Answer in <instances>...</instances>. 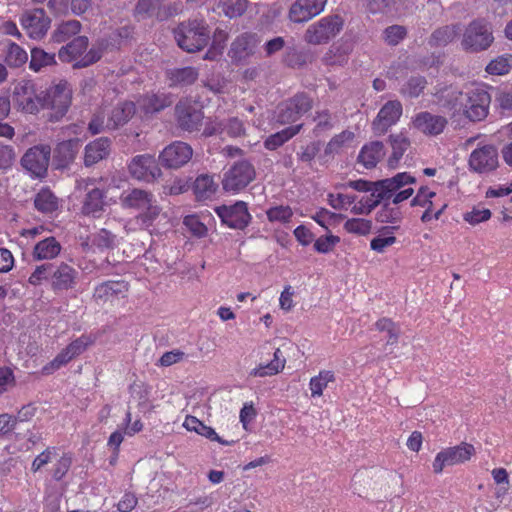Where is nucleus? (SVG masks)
I'll list each match as a JSON object with an SVG mask.
<instances>
[{
	"label": "nucleus",
	"mask_w": 512,
	"mask_h": 512,
	"mask_svg": "<svg viewBox=\"0 0 512 512\" xmlns=\"http://www.w3.org/2000/svg\"><path fill=\"white\" fill-rule=\"evenodd\" d=\"M177 45L188 53H194L207 46L210 30L203 20L181 22L173 31Z\"/></svg>",
	"instance_id": "nucleus-1"
},
{
	"label": "nucleus",
	"mask_w": 512,
	"mask_h": 512,
	"mask_svg": "<svg viewBox=\"0 0 512 512\" xmlns=\"http://www.w3.org/2000/svg\"><path fill=\"white\" fill-rule=\"evenodd\" d=\"M494 36L491 24L485 19H475L465 28L461 47L468 53L487 50L493 43Z\"/></svg>",
	"instance_id": "nucleus-2"
},
{
	"label": "nucleus",
	"mask_w": 512,
	"mask_h": 512,
	"mask_svg": "<svg viewBox=\"0 0 512 512\" xmlns=\"http://www.w3.org/2000/svg\"><path fill=\"white\" fill-rule=\"evenodd\" d=\"M413 182H415L414 177L406 172L398 173L392 178L376 181L370 195L362 198L360 203H364L367 206V212H371L381 202L390 199L397 190Z\"/></svg>",
	"instance_id": "nucleus-3"
},
{
	"label": "nucleus",
	"mask_w": 512,
	"mask_h": 512,
	"mask_svg": "<svg viewBox=\"0 0 512 512\" xmlns=\"http://www.w3.org/2000/svg\"><path fill=\"white\" fill-rule=\"evenodd\" d=\"M123 205L141 211L137 220L141 225L149 227L160 214V207L156 205L153 195L142 189H132L122 199Z\"/></svg>",
	"instance_id": "nucleus-4"
},
{
	"label": "nucleus",
	"mask_w": 512,
	"mask_h": 512,
	"mask_svg": "<svg viewBox=\"0 0 512 512\" xmlns=\"http://www.w3.org/2000/svg\"><path fill=\"white\" fill-rule=\"evenodd\" d=\"M490 95L478 86L467 87L462 95L461 112L470 121L484 120L488 115Z\"/></svg>",
	"instance_id": "nucleus-5"
},
{
	"label": "nucleus",
	"mask_w": 512,
	"mask_h": 512,
	"mask_svg": "<svg viewBox=\"0 0 512 512\" xmlns=\"http://www.w3.org/2000/svg\"><path fill=\"white\" fill-rule=\"evenodd\" d=\"M343 26L344 20L341 16H325L307 27L303 36L304 41L311 45L326 44L340 33Z\"/></svg>",
	"instance_id": "nucleus-6"
},
{
	"label": "nucleus",
	"mask_w": 512,
	"mask_h": 512,
	"mask_svg": "<svg viewBox=\"0 0 512 512\" xmlns=\"http://www.w3.org/2000/svg\"><path fill=\"white\" fill-rule=\"evenodd\" d=\"M72 91L67 82H60L49 89L41 98V107L49 108L54 111L51 115L52 120L58 121L62 118L70 104H71Z\"/></svg>",
	"instance_id": "nucleus-7"
},
{
	"label": "nucleus",
	"mask_w": 512,
	"mask_h": 512,
	"mask_svg": "<svg viewBox=\"0 0 512 512\" xmlns=\"http://www.w3.org/2000/svg\"><path fill=\"white\" fill-rule=\"evenodd\" d=\"M256 176L254 166L247 160L236 163L224 174L223 189L227 192H238L251 183Z\"/></svg>",
	"instance_id": "nucleus-8"
},
{
	"label": "nucleus",
	"mask_w": 512,
	"mask_h": 512,
	"mask_svg": "<svg viewBox=\"0 0 512 512\" xmlns=\"http://www.w3.org/2000/svg\"><path fill=\"white\" fill-rule=\"evenodd\" d=\"M474 454V446L466 442L443 449L436 455L433 461V471L436 474H440L446 466L462 464L469 461Z\"/></svg>",
	"instance_id": "nucleus-9"
},
{
	"label": "nucleus",
	"mask_w": 512,
	"mask_h": 512,
	"mask_svg": "<svg viewBox=\"0 0 512 512\" xmlns=\"http://www.w3.org/2000/svg\"><path fill=\"white\" fill-rule=\"evenodd\" d=\"M498 166V150L491 144L474 149L468 159L469 169L477 174H489L495 171Z\"/></svg>",
	"instance_id": "nucleus-10"
},
{
	"label": "nucleus",
	"mask_w": 512,
	"mask_h": 512,
	"mask_svg": "<svg viewBox=\"0 0 512 512\" xmlns=\"http://www.w3.org/2000/svg\"><path fill=\"white\" fill-rule=\"evenodd\" d=\"M312 107V98L305 93H298L279 106L277 119L281 124L293 123Z\"/></svg>",
	"instance_id": "nucleus-11"
},
{
	"label": "nucleus",
	"mask_w": 512,
	"mask_h": 512,
	"mask_svg": "<svg viewBox=\"0 0 512 512\" xmlns=\"http://www.w3.org/2000/svg\"><path fill=\"white\" fill-rule=\"evenodd\" d=\"M51 155L49 145H36L28 149L21 159L22 166L37 177L47 173Z\"/></svg>",
	"instance_id": "nucleus-12"
},
{
	"label": "nucleus",
	"mask_w": 512,
	"mask_h": 512,
	"mask_svg": "<svg viewBox=\"0 0 512 512\" xmlns=\"http://www.w3.org/2000/svg\"><path fill=\"white\" fill-rule=\"evenodd\" d=\"M215 212L224 224L233 229L242 230L248 226L251 220L247 204L243 201H238L229 206L216 207Z\"/></svg>",
	"instance_id": "nucleus-13"
},
{
	"label": "nucleus",
	"mask_w": 512,
	"mask_h": 512,
	"mask_svg": "<svg viewBox=\"0 0 512 512\" xmlns=\"http://www.w3.org/2000/svg\"><path fill=\"white\" fill-rule=\"evenodd\" d=\"M259 42L257 34L251 32L242 33L232 41L228 56L233 63H244L255 54Z\"/></svg>",
	"instance_id": "nucleus-14"
},
{
	"label": "nucleus",
	"mask_w": 512,
	"mask_h": 512,
	"mask_svg": "<svg viewBox=\"0 0 512 512\" xmlns=\"http://www.w3.org/2000/svg\"><path fill=\"white\" fill-rule=\"evenodd\" d=\"M12 99L14 104L26 113H36L41 106V98L36 95L35 85L28 80L17 83Z\"/></svg>",
	"instance_id": "nucleus-15"
},
{
	"label": "nucleus",
	"mask_w": 512,
	"mask_h": 512,
	"mask_svg": "<svg viewBox=\"0 0 512 512\" xmlns=\"http://www.w3.org/2000/svg\"><path fill=\"white\" fill-rule=\"evenodd\" d=\"M193 150L185 142L176 141L164 148L159 155L162 166L178 169L187 164L192 158Z\"/></svg>",
	"instance_id": "nucleus-16"
},
{
	"label": "nucleus",
	"mask_w": 512,
	"mask_h": 512,
	"mask_svg": "<svg viewBox=\"0 0 512 512\" xmlns=\"http://www.w3.org/2000/svg\"><path fill=\"white\" fill-rule=\"evenodd\" d=\"M21 25L33 39L43 38L50 27L51 20L40 8L25 11L21 16Z\"/></svg>",
	"instance_id": "nucleus-17"
},
{
	"label": "nucleus",
	"mask_w": 512,
	"mask_h": 512,
	"mask_svg": "<svg viewBox=\"0 0 512 512\" xmlns=\"http://www.w3.org/2000/svg\"><path fill=\"white\" fill-rule=\"evenodd\" d=\"M129 171L135 179L147 182L161 175L155 158L149 154L135 156L129 164Z\"/></svg>",
	"instance_id": "nucleus-18"
},
{
	"label": "nucleus",
	"mask_w": 512,
	"mask_h": 512,
	"mask_svg": "<svg viewBox=\"0 0 512 512\" xmlns=\"http://www.w3.org/2000/svg\"><path fill=\"white\" fill-rule=\"evenodd\" d=\"M402 115V105L397 100L388 101L380 109L372 123L374 134L383 135Z\"/></svg>",
	"instance_id": "nucleus-19"
},
{
	"label": "nucleus",
	"mask_w": 512,
	"mask_h": 512,
	"mask_svg": "<svg viewBox=\"0 0 512 512\" xmlns=\"http://www.w3.org/2000/svg\"><path fill=\"white\" fill-rule=\"evenodd\" d=\"M327 0H297L289 10V19L294 23H304L319 15Z\"/></svg>",
	"instance_id": "nucleus-20"
},
{
	"label": "nucleus",
	"mask_w": 512,
	"mask_h": 512,
	"mask_svg": "<svg viewBox=\"0 0 512 512\" xmlns=\"http://www.w3.org/2000/svg\"><path fill=\"white\" fill-rule=\"evenodd\" d=\"M78 272L71 265L61 262L54 265L51 273V288L53 291L73 289L77 283Z\"/></svg>",
	"instance_id": "nucleus-21"
},
{
	"label": "nucleus",
	"mask_w": 512,
	"mask_h": 512,
	"mask_svg": "<svg viewBox=\"0 0 512 512\" xmlns=\"http://www.w3.org/2000/svg\"><path fill=\"white\" fill-rule=\"evenodd\" d=\"M448 124L446 117L435 115L424 111L415 115L413 118L414 127L428 136H436L441 134Z\"/></svg>",
	"instance_id": "nucleus-22"
},
{
	"label": "nucleus",
	"mask_w": 512,
	"mask_h": 512,
	"mask_svg": "<svg viewBox=\"0 0 512 512\" xmlns=\"http://www.w3.org/2000/svg\"><path fill=\"white\" fill-rule=\"evenodd\" d=\"M129 290V283L124 280H109L100 283L94 289L93 297L103 303L124 298Z\"/></svg>",
	"instance_id": "nucleus-23"
},
{
	"label": "nucleus",
	"mask_w": 512,
	"mask_h": 512,
	"mask_svg": "<svg viewBox=\"0 0 512 512\" xmlns=\"http://www.w3.org/2000/svg\"><path fill=\"white\" fill-rule=\"evenodd\" d=\"M80 147V140L69 139L57 144L54 149V163L56 168L64 169L68 167L75 159Z\"/></svg>",
	"instance_id": "nucleus-24"
},
{
	"label": "nucleus",
	"mask_w": 512,
	"mask_h": 512,
	"mask_svg": "<svg viewBox=\"0 0 512 512\" xmlns=\"http://www.w3.org/2000/svg\"><path fill=\"white\" fill-rule=\"evenodd\" d=\"M111 150V141L107 137L98 138L85 146L84 165L91 167L108 157Z\"/></svg>",
	"instance_id": "nucleus-25"
},
{
	"label": "nucleus",
	"mask_w": 512,
	"mask_h": 512,
	"mask_svg": "<svg viewBox=\"0 0 512 512\" xmlns=\"http://www.w3.org/2000/svg\"><path fill=\"white\" fill-rule=\"evenodd\" d=\"M138 103L140 110L145 115H152L169 107L173 103V100L169 94L158 92L143 95Z\"/></svg>",
	"instance_id": "nucleus-26"
},
{
	"label": "nucleus",
	"mask_w": 512,
	"mask_h": 512,
	"mask_svg": "<svg viewBox=\"0 0 512 512\" xmlns=\"http://www.w3.org/2000/svg\"><path fill=\"white\" fill-rule=\"evenodd\" d=\"M175 110L179 126L182 129L194 131L201 125L203 114L200 110L184 103L177 104Z\"/></svg>",
	"instance_id": "nucleus-27"
},
{
	"label": "nucleus",
	"mask_w": 512,
	"mask_h": 512,
	"mask_svg": "<svg viewBox=\"0 0 512 512\" xmlns=\"http://www.w3.org/2000/svg\"><path fill=\"white\" fill-rule=\"evenodd\" d=\"M170 6H162L161 0H139L136 5V14L146 17H155L163 21L172 15Z\"/></svg>",
	"instance_id": "nucleus-28"
},
{
	"label": "nucleus",
	"mask_w": 512,
	"mask_h": 512,
	"mask_svg": "<svg viewBox=\"0 0 512 512\" xmlns=\"http://www.w3.org/2000/svg\"><path fill=\"white\" fill-rule=\"evenodd\" d=\"M136 107L133 102H123L113 107L107 118V128L116 129L126 124L135 114Z\"/></svg>",
	"instance_id": "nucleus-29"
},
{
	"label": "nucleus",
	"mask_w": 512,
	"mask_h": 512,
	"mask_svg": "<svg viewBox=\"0 0 512 512\" xmlns=\"http://www.w3.org/2000/svg\"><path fill=\"white\" fill-rule=\"evenodd\" d=\"M183 426L188 431L196 432L197 434H199L211 441H216L222 445L230 446L235 443L234 440L228 441V440L222 439L221 437L218 436V434L215 432V430L212 427L205 425L198 418L191 416V415H188L185 418Z\"/></svg>",
	"instance_id": "nucleus-30"
},
{
	"label": "nucleus",
	"mask_w": 512,
	"mask_h": 512,
	"mask_svg": "<svg viewBox=\"0 0 512 512\" xmlns=\"http://www.w3.org/2000/svg\"><path fill=\"white\" fill-rule=\"evenodd\" d=\"M88 44L89 41L86 36H78L60 48L58 57L62 62H72L87 50Z\"/></svg>",
	"instance_id": "nucleus-31"
},
{
	"label": "nucleus",
	"mask_w": 512,
	"mask_h": 512,
	"mask_svg": "<svg viewBox=\"0 0 512 512\" xmlns=\"http://www.w3.org/2000/svg\"><path fill=\"white\" fill-rule=\"evenodd\" d=\"M463 92L464 91H460L457 88L450 86L439 90L436 92L435 96L440 106L448 110H453L454 113H460V102L462 101Z\"/></svg>",
	"instance_id": "nucleus-32"
},
{
	"label": "nucleus",
	"mask_w": 512,
	"mask_h": 512,
	"mask_svg": "<svg viewBox=\"0 0 512 512\" xmlns=\"http://www.w3.org/2000/svg\"><path fill=\"white\" fill-rule=\"evenodd\" d=\"M385 155L384 145L380 141H374L364 145L358 155V161L366 168H373Z\"/></svg>",
	"instance_id": "nucleus-33"
},
{
	"label": "nucleus",
	"mask_w": 512,
	"mask_h": 512,
	"mask_svg": "<svg viewBox=\"0 0 512 512\" xmlns=\"http://www.w3.org/2000/svg\"><path fill=\"white\" fill-rule=\"evenodd\" d=\"M402 220V212L399 207L384 203L376 214V221L382 224H392L390 227H384L383 231H394L399 228L398 223Z\"/></svg>",
	"instance_id": "nucleus-34"
},
{
	"label": "nucleus",
	"mask_w": 512,
	"mask_h": 512,
	"mask_svg": "<svg viewBox=\"0 0 512 512\" xmlns=\"http://www.w3.org/2000/svg\"><path fill=\"white\" fill-rule=\"evenodd\" d=\"M60 251V243L54 237H48L34 246L33 257L36 260H51L56 258Z\"/></svg>",
	"instance_id": "nucleus-35"
},
{
	"label": "nucleus",
	"mask_w": 512,
	"mask_h": 512,
	"mask_svg": "<svg viewBox=\"0 0 512 512\" xmlns=\"http://www.w3.org/2000/svg\"><path fill=\"white\" fill-rule=\"evenodd\" d=\"M460 25H446L436 29L429 37L431 47H443L451 43L460 32Z\"/></svg>",
	"instance_id": "nucleus-36"
},
{
	"label": "nucleus",
	"mask_w": 512,
	"mask_h": 512,
	"mask_svg": "<svg viewBox=\"0 0 512 512\" xmlns=\"http://www.w3.org/2000/svg\"><path fill=\"white\" fill-rule=\"evenodd\" d=\"M302 124L289 126L279 132L270 135L264 142L265 148L268 150H275L282 146L289 139L294 137L302 129Z\"/></svg>",
	"instance_id": "nucleus-37"
},
{
	"label": "nucleus",
	"mask_w": 512,
	"mask_h": 512,
	"mask_svg": "<svg viewBox=\"0 0 512 512\" xmlns=\"http://www.w3.org/2000/svg\"><path fill=\"white\" fill-rule=\"evenodd\" d=\"M218 185L214 182L213 177L207 174L200 175L194 182V193L198 200H207L211 198Z\"/></svg>",
	"instance_id": "nucleus-38"
},
{
	"label": "nucleus",
	"mask_w": 512,
	"mask_h": 512,
	"mask_svg": "<svg viewBox=\"0 0 512 512\" xmlns=\"http://www.w3.org/2000/svg\"><path fill=\"white\" fill-rule=\"evenodd\" d=\"M351 52L349 45L338 44L332 45L323 57V61L326 65L343 66L348 62V56Z\"/></svg>",
	"instance_id": "nucleus-39"
},
{
	"label": "nucleus",
	"mask_w": 512,
	"mask_h": 512,
	"mask_svg": "<svg viewBox=\"0 0 512 512\" xmlns=\"http://www.w3.org/2000/svg\"><path fill=\"white\" fill-rule=\"evenodd\" d=\"M389 141L392 146V155L389 158V166L395 167L410 147V140L403 133H399L390 135Z\"/></svg>",
	"instance_id": "nucleus-40"
},
{
	"label": "nucleus",
	"mask_w": 512,
	"mask_h": 512,
	"mask_svg": "<svg viewBox=\"0 0 512 512\" xmlns=\"http://www.w3.org/2000/svg\"><path fill=\"white\" fill-rule=\"evenodd\" d=\"M104 193L99 188H92L88 191L82 211L86 215L97 216L104 208Z\"/></svg>",
	"instance_id": "nucleus-41"
},
{
	"label": "nucleus",
	"mask_w": 512,
	"mask_h": 512,
	"mask_svg": "<svg viewBox=\"0 0 512 512\" xmlns=\"http://www.w3.org/2000/svg\"><path fill=\"white\" fill-rule=\"evenodd\" d=\"M281 354L280 349H276L273 360L266 365H260L254 368L251 370L250 375L254 377H265L278 374L283 370L286 362L284 358H280Z\"/></svg>",
	"instance_id": "nucleus-42"
},
{
	"label": "nucleus",
	"mask_w": 512,
	"mask_h": 512,
	"mask_svg": "<svg viewBox=\"0 0 512 512\" xmlns=\"http://www.w3.org/2000/svg\"><path fill=\"white\" fill-rule=\"evenodd\" d=\"M354 138L355 134L349 130H344L333 136L324 149V155L333 156L340 153L343 148L347 147L354 140Z\"/></svg>",
	"instance_id": "nucleus-43"
},
{
	"label": "nucleus",
	"mask_w": 512,
	"mask_h": 512,
	"mask_svg": "<svg viewBox=\"0 0 512 512\" xmlns=\"http://www.w3.org/2000/svg\"><path fill=\"white\" fill-rule=\"evenodd\" d=\"M198 71L193 67L176 68L168 73L172 85L186 86L198 78Z\"/></svg>",
	"instance_id": "nucleus-44"
},
{
	"label": "nucleus",
	"mask_w": 512,
	"mask_h": 512,
	"mask_svg": "<svg viewBox=\"0 0 512 512\" xmlns=\"http://www.w3.org/2000/svg\"><path fill=\"white\" fill-rule=\"evenodd\" d=\"M56 64L55 54L48 53L41 48L31 50V59L29 67L34 72H39L42 68Z\"/></svg>",
	"instance_id": "nucleus-45"
},
{
	"label": "nucleus",
	"mask_w": 512,
	"mask_h": 512,
	"mask_svg": "<svg viewBox=\"0 0 512 512\" xmlns=\"http://www.w3.org/2000/svg\"><path fill=\"white\" fill-rule=\"evenodd\" d=\"M37 210L43 213H51L58 208V199L49 189H41L34 200Z\"/></svg>",
	"instance_id": "nucleus-46"
},
{
	"label": "nucleus",
	"mask_w": 512,
	"mask_h": 512,
	"mask_svg": "<svg viewBox=\"0 0 512 512\" xmlns=\"http://www.w3.org/2000/svg\"><path fill=\"white\" fill-rule=\"evenodd\" d=\"M217 8L220 13H223L226 17L233 19L242 16L247 8V0H225L218 4Z\"/></svg>",
	"instance_id": "nucleus-47"
},
{
	"label": "nucleus",
	"mask_w": 512,
	"mask_h": 512,
	"mask_svg": "<svg viewBox=\"0 0 512 512\" xmlns=\"http://www.w3.org/2000/svg\"><path fill=\"white\" fill-rule=\"evenodd\" d=\"M80 30L81 23L78 20H68L58 25L53 33V39L57 43H62L78 34Z\"/></svg>",
	"instance_id": "nucleus-48"
},
{
	"label": "nucleus",
	"mask_w": 512,
	"mask_h": 512,
	"mask_svg": "<svg viewBox=\"0 0 512 512\" xmlns=\"http://www.w3.org/2000/svg\"><path fill=\"white\" fill-rule=\"evenodd\" d=\"M335 381V375L330 370L320 371L317 376L310 379V390L312 397H319L323 394L324 389L328 386V383Z\"/></svg>",
	"instance_id": "nucleus-49"
},
{
	"label": "nucleus",
	"mask_w": 512,
	"mask_h": 512,
	"mask_svg": "<svg viewBox=\"0 0 512 512\" xmlns=\"http://www.w3.org/2000/svg\"><path fill=\"white\" fill-rule=\"evenodd\" d=\"M27 60L28 54L23 48L16 43H9L5 55V62L9 67L18 68L25 64Z\"/></svg>",
	"instance_id": "nucleus-50"
},
{
	"label": "nucleus",
	"mask_w": 512,
	"mask_h": 512,
	"mask_svg": "<svg viewBox=\"0 0 512 512\" xmlns=\"http://www.w3.org/2000/svg\"><path fill=\"white\" fill-rule=\"evenodd\" d=\"M116 241V235L104 228L100 229L92 236V245L101 250L113 249L116 246Z\"/></svg>",
	"instance_id": "nucleus-51"
},
{
	"label": "nucleus",
	"mask_w": 512,
	"mask_h": 512,
	"mask_svg": "<svg viewBox=\"0 0 512 512\" xmlns=\"http://www.w3.org/2000/svg\"><path fill=\"white\" fill-rule=\"evenodd\" d=\"M313 121L316 123L314 128V133L316 135L330 131L334 127L333 117L328 109L316 111Z\"/></svg>",
	"instance_id": "nucleus-52"
},
{
	"label": "nucleus",
	"mask_w": 512,
	"mask_h": 512,
	"mask_svg": "<svg viewBox=\"0 0 512 512\" xmlns=\"http://www.w3.org/2000/svg\"><path fill=\"white\" fill-rule=\"evenodd\" d=\"M427 81L422 76H413L403 85L401 92L411 98L418 97L426 87Z\"/></svg>",
	"instance_id": "nucleus-53"
},
{
	"label": "nucleus",
	"mask_w": 512,
	"mask_h": 512,
	"mask_svg": "<svg viewBox=\"0 0 512 512\" xmlns=\"http://www.w3.org/2000/svg\"><path fill=\"white\" fill-rule=\"evenodd\" d=\"M344 228L348 233L366 235L370 232L372 223L367 219L353 218L345 222Z\"/></svg>",
	"instance_id": "nucleus-54"
},
{
	"label": "nucleus",
	"mask_w": 512,
	"mask_h": 512,
	"mask_svg": "<svg viewBox=\"0 0 512 512\" xmlns=\"http://www.w3.org/2000/svg\"><path fill=\"white\" fill-rule=\"evenodd\" d=\"M266 215L270 222L286 223L293 216V211L289 206L279 205L269 208Z\"/></svg>",
	"instance_id": "nucleus-55"
},
{
	"label": "nucleus",
	"mask_w": 512,
	"mask_h": 512,
	"mask_svg": "<svg viewBox=\"0 0 512 512\" xmlns=\"http://www.w3.org/2000/svg\"><path fill=\"white\" fill-rule=\"evenodd\" d=\"M72 359H74V357L70 354L66 347L60 353H58L51 362L43 367L42 373L45 375L51 374L62 366L66 365Z\"/></svg>",
	"instance_id": "nucleus-56"
},
{
	"label": "nucleus",
	"mask_w": 512,
	"mask_h": 512,
	"mask_svg": "<svg viewBox=\"0 0 512 512\" xmlns=\"http://www.w3.org/2000/svg\"><path fill=\"white\" fill-rule=\"evenodd\" d=\"M406 34V28L401 25H391L383 32L385 42L391 46L399 44L405 38Z\"/></svg>",
	"instance_id": "nucleus-57"
},
{
	"label": "nucleus",
	"mask_w": 512,
	"mask_h": 512,
	"mask_svg": "<svg viewBox=\"0 0 512 512\" xmlns=\"http://www.w3.org/2000/svg\"><path fill=\"white\" fill-rule=\"evenodd\" d=\"M54 268V264L45 263L39 265L35 268L34 272L30 275L28 282L31 285L38 286L42 283L43 280L51 279L52 269Z\"/></svg>",
	"instance_id": "nucleus-58"
},
{
	"label": "nucleus",
	"mask_w": 512,
	"mask_h": 512,
	"mask_svg": "<svg viewBox=\"0 0 512 512\" xmlns=\"http://www.w3.org/2000/svg\"><path fill=\"white\" fill-rule=\"evenodd\" d=\"M511 68L509 58L505 56H499L486 66V71L491 75H504L509 72Z\"/></svg>",
	"instance_id": "nucleus-59"
},
{
	"label": "nucleus",
	"mask_w": 512,
	"mask_h": 512,
	"mask_svg": "<svg viewBox=\"0 0 512 512\" xmlns=\"http://www.w3.org/2000/svg\"><path fill=\"white\" fill-rule=\"evenodd\" d=\"M313 220H315L320 226L328 229L327 224H332L337 221L343 220L345 218L342 214H336L331 212L325 208H321L316 212L314 216H312Z\"/></svg>",
	"instance_id": "nucleus-60"
},
{
	"label": "nucleus",
	"mask_w": 512,
	"mask_h": 512,
	"mask_svg": "<svg viewBox=\"0 0 512 512\" xmlns=\"http://www.w3.org/2000/svg\"><path fill=\"white\" fill-rule=\"evenodd\" d=\"M491 211L489 209L483 208L479 209L474 207L471 211H468L463 214V219L468 222L470 225H477L479 223L488 221L491 218Z\"/></svg>",
	"instance_id": "nucleus-61"
},
{
	"label": "nucleus",
	"mask_w": 512,
	"mask_h": 512,
	"mask_svg": "<svg viewBox=\"0 0 512 512\" xmlns=\"http://www.w3.org/2000/svg\"><path fill=\"white\" fill-rule=\"evenodd\" d=\"M395 0H368V10L371 13L388 14L396 11Z\"/></svg>",
	"instance_id": "nucleus-62"
},
{
	"label": "nucleus",
	"mask_w": 512,
	"mask_h": 512,
	"mask_svg": "<svg viewBox=\"0 0 512 512\" xmlns=\"http://www.w3.org/2000/svg\"><path fill=\"white\" fill-rule=\"evenodd\" d=\"M72 464V457L70 454H63L55 463L53 468V478L55 480H61L66 473L69 471Z\"/></svg>",
	"instance_id": "nucleus-63"
},
{
	"label": "nucleus",
	"mask_w": 512,
	"mask_h": 512,
	"mask_svg": "<svg viewBox=\"0 0 512 512\" xmlns=\"http://www.w3.org/2000/svg\"><path fill=\"white\" fill-rule=\"evenodd\" d=\"M183 223L196 237H203L207 233V227L195 215L186 216Z\"/></svg>",
	"instance_id": "nucleus-64"
}]
</instances>
